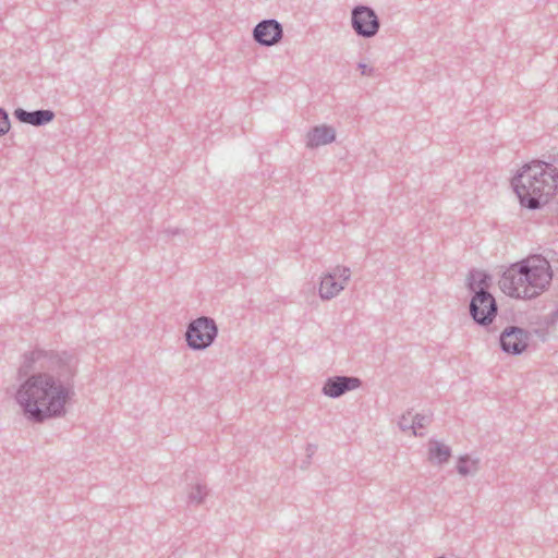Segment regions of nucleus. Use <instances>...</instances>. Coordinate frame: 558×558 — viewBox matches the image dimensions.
<instances>
[{
    "label": "nucleus",
    "instance_id": "nucleus-1",
    "mask_svg": "<svg viewBox=\"0 0 558 558\" xmlns=\"http://www.w3.org/2000/svg\"><path fill=\"white\" fill-rule=\"evenodd\" d=\"M77 363L73 352L49 351L40 371L21 383L14 398L29 422L44 423L65 414V404L74 393Z\"/></svg>",
    "mask_w": 558,
    "mask_h": 558
},
{
    "label": "nucleus",
    "instance_id": "nucleus-2",
    "mask_svg": "<svg viewBox=\"0 0 558 558\" xmlns=\"http://www.w3.org/2000/svg\"><path fill=\"white\" fill-rule=\"evenodd\" d=\"M511 184L523 207L539 209L558 189V170L551 163L534 161L525 165Z\"/></svg>",
    "mask_w": 558,
    "mask_h": 558
},
{
    "label": "nucleus",
    "instance_id": "nucleus-3",
    "mask_svg": "<svg viewBox=\"0 0 558 558\" xmlns=\"http://www.w3.org/2000/svg\"><path fill=\"white\" fill-rule=\"evenodd\" d=\"M492 277L484 271L472 269L468 276V289L473 293L470 301V315L482 327L489 326L497 316L498 305L488 291Z\"/></svg>",
    "mask_w": 558,
    "mask_h": 558
},
{
    "label": "nucleus",
    "instance_id": "nucleus-4",
    "mask_svg": "<svg viewBox=\"0 0 558 558\" xmlns=\"http://www.w3.org/2000/svg\"><path fill=\"white\" fill-rule=\"evenodd\" d=\"M524 275L527 277V286L523 292L524 300H531L543 293L550 284L553 271L549 262L541 255H531L519 262Z\"/></svg>",
    "mask_w": 558,
    "mask_h": 558
},
{
    "label": "nucleus",
    "instance_id": "nucleus-5",
    "mask_svg": "<svg viewBox=\"0 0 558 558\" xmlns=\"http://www.w3.org/2000/svg\"><path fill=\"white\" fill-rule=\"evenodd\" d=\"M218 336V326L214 318L201 316L187 324L185 331L186 345L194 351L209 348Z\"/></svg>",
    "mask_w": 558,
    "mask_h": 558
},
{
    "label": "nucleus",
    "instance_id": "nucleus-6",
    "mask_svg": "<svg viewBox=\"0 0 558 558\" xmlns=\"http://www.w3.org/2000/svg\"><path fill=\"white\" fill-rule=\"evenodd\" d=\"M351 26L359 37L372 38L378 33L380 21L373 8L359 4L351 10Z\"/></svg>",
    "mask_w": 558,
    "mask_h": 558
},
{
    "label": "nucleus",
    "instance_id": "nucleus-7",
    "mask_svg": "<svg viewBox=\"0 0 558 558\" xmlns=\"http://www.w3.org/2000/svg\"><path fill=\"white\" fill-rule=\"evenodd\" d=\"M526 280L527 277L524 275L522 266L517 262L504 271L498 284L505 294L515 299H523L522 291L527 286Z\"/></svg>",
    "mask_w": 558,
    "mask_h": 558
},
{
    "label": "nucleus",
    "instance_id": "nucleus-8",
    "mask_svg": "<svg viewBox=\"0 0 558 558\" xmlns=\"http://www.w3.org/2000/svg\"><path fill=\"white\" fill-rule=\"evenodd\" d=\"M530 341V332L518 326H509L499 337L500 349L511 355L523 353Z\"/></svg>",
    "mask_w": 558,
    "mask_h": 558
},
{
    "label": "nucleus",
    "instance_id": "nucleus-9",
    "mask_svg": "<svg viewBox=\"0 0 558 558\" xmlns=\"http://www.w3.org/2000/svg\"><path fill=\"white\" fill-rule=\"evenodd\" d=\"M282 37V25L275 19L263 20L253 29V38L260 46L270 47L277 45Z\"/></svg>",
    "mask_w": 558,
    "mask_h": 558
},
{
    "label": "nucleus",
    "instance_id": "nucleus-10",
    "mask_svg": "<svg viewBox=\"0 0 558 558\" xmlns=\"http://www.w3.org/2000/svg\"><path fill=\"white\" fill-rule=\"evenodd\" d=\"M361 385L362 380L357 377L338 375L326 379L322 392L329 398L336 399L359 388Z\"/></svg>",
    "mask_w": 558,
    "mask_h": 558
},
{
    "label": "nucleus",
    "instance_id": "nucleus-11",
    "mask_svg": "<svg viewBox=\"0 0 558 558\" xmlns=\"http://www.w3.org/2000/svg\"><path fill=\"white\" fill-rule=\"evenodd\" d=\"M14 118L25 124L33 126H44L53 121L56 113L51 109H37L27 111L23 108H16L13 112Z\"/></svg>",
    "mask_w": 558,
    "mask_h": 558
},
{
    "label": "nucleus",
    "instance_id": "nucleus-12",
    "mask_svg": "<svg viewBox=\"0 0 558 558\" xmlns=\"http://www.w3.org/2000/svg\"><path fill=\"white\" fill-rule=\"evenodd\" d=\"M49 351L35 349L23 354V362L17 369L19 379L28 378L35 369H40L39 365L46 362Z\"/></svg>",
    "mask_w": 558,
    "mask_h": 558
},
{
    "label": "nucleus",
    "instance_id": "nucleus-13",
    "mask_svg": "<svg viewBox=\"0 0 558 558\" xmlns=\"http://www.w3.org/2000/svg\"><path fill=\"white\" fill-rule=\"evenodd\" d=\"M306 146L317 148L323 145L332 143L336 140V130L330 125H316L306 134Z\"/></svg>",
    "mask_w": 558,
    "mask_h": 558
},
{
    "label": "nucleus",
    "instance_id": "nucleus-14",
    "mask_svg": "<svg viewBox=\"0 0 558 558\" xmlns=\"http://www.w3.org/2000/svg\"><path fill=\"white\" fill-rule=\"evenodd\" d=\"M344 289V286L338 281L332 272H327L320 280L319 296L323 300H331Z\"/></svg>",
    "mask_w": 558,
    "mask_h": 558
},
{
    "label": "nucleus",
    "instance_id": "nucleus-15",
    "mask_svg": "<svg viewBox=\"0 0 558 558\" xmlns=\"http://www.w3.org/2000/svg\"><path fill=\"white\" fill-rule=\"evenodd\" d=\"M451 457L450 447L430 439L427 444V458L433 464L441 465Z\"/></svg>",
    "mask_w": 558,
    "mask_h": 558
},
{
    "label": "nucleus",
    "instance_id": "nucleus-16",
    "mask_svg": "<svg viewBox=\"0 0 558 558\" xmlns=\"http://www.w3.org/2000/svg\"><path fill=\"white\" fill-rule=\"evenodd\" d=\"M399 427L401 430H410L413 436L418 434V413H414L413 410L408 411L399 420Z\"/></svg>",
    "mask_w": 558,
    "mask_h": 558
},
{
    "label": "nucleus",
    "instance_id": "nucleus-17",
    "mask_svg": "<svg viewBox=\"0 0 558 558\" xmlns=\"http://www.w3.org/2000/svg\"><path fill=\"white\" fill-rule=\"evenodd\" d=\"M208 490L205 485L196 483L189 493V504L199 506L206 498Z\"/></svg>",
    "mask_w": 558,
    "mask_h": 558
},
{
    "label": "nucleus",
    "instance_id": "nucleus-18",
    "mask_svg": "<svg viewBox=\"0 0 558 558\" xmlns=\"http://www.w3.org/2000/svg\"><path fill=\"white\" fill-rule=\"evenodd\" d=\"M477 470V462L471 460L468 456L458 459L457 471L462 476H468Z\"/></svg>",
    "mask_w": 558,
    "mask_h": 558
},
{
    "label": "nucleus",
    "instance_id": "nucleus-19",
    "mask_svg": "<svg viewBox=\"0 0 558 558\" xmlns=\"http://www.w3.org/2000/svg\"><path fill=\"white\" fill-rule=\"evenodd\" d=\"M331 272L337 277L338 281L341 282L344 287L351 277V270L349 267L345 266H337Z\"/></svg>",
    "mask_w": 558,
    "mask_h": 558
},
{
    "label": "nucleus",
    "instance_id": "nucleus-20",
    "mask_svg": "<svg viewBox=\"0 0 558 558\" xmlns=\"http://www.w3.org/2000/svg\"><path fill=\"white\" fill-rule=\"evenodd\" d=\"M11 128V122L8 112L0 108V136L7 134Z\"/></svg>",
    "mask_w": 558,
    "mask_h": 558
},
{
    "label": "nucleus",
    "instance_id": "nucleus-21",
    "mask_svg": "<svg viewBox=\"0 0 558 558\" xmlns=\"http://www.w3.org/2000/svg\"><path fill=\"white\" fill-rule=\"evenodd\" d=\"M357 69L361 71V74L364 76H372L375 72V69L368 66L366 63L360 62L357 64Z\"/></svg>",
    "mask_w": 558,
    "mask_h": 558
},
{
    "label": "nucleus",
    "instance_id": "nucleus-22",
    "mask_svg": "<svg viewBox=\"0 0 558 558\" xmlns=\"http://www.w3.org/2000/svg\"><path fill=\"white\" fill-rule=\"evenodd\" d=\"M317 450V446L316 445H313V444H308L306 446V456H307V459H311L313 457V454L316 452Z\"/></svg>",
    "mask_w": 558,
    "mask_h": 558
},
{
    "label": "nucleus",
    "instance_id": "nucleus-23",
    "mask_svg": "<svg viewBox=\"0 0 558 558\" xmlns=\"http://www.w3.org/2000/svg\"><path fill=\"white\" fill-rule=\"evenodd\" d=\"M557 319H558V310L550 313L547 324H554Z\"/></svg>",
    "mask_w": 558,
    "mask_h": 558
},
{
    "label": "nucleus",
    "instance_id": "nucleus-24",
    "mask_svg": "<svg viewBox=\"0 0 558 558\" xmlns=\"http://www.w3.org/2000/svg\"><path fill=\"white\" fill-rule=\"evenodd\" d=\"M425 420V417L423 415H421V424H420V427L422 428L423 427V421Z\"/></svg>",
    "mask_w": 558,
    "mask_h": 558
}]
</instances>
